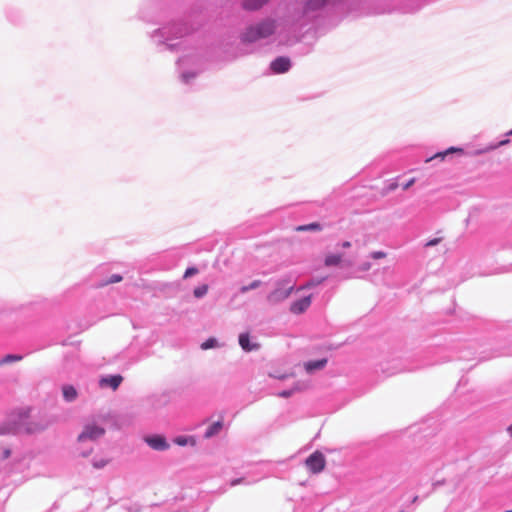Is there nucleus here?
<instances>
[{
	"label": "nucleus",
	"instance_id": "cd10ccee",
	"mask_svg": "<svg viewBox=\"0 0 512 512\" xmlns=\"http://www.w3.org/2000/svg\"><path fill=\"white\" fill-rule=\"evenodd\" d=\"M509 142H510V140H509V139L501 140L499 143L489 146L488 148H486V149H485V150H483L482 152H486V151H490V150L497 149L498 147H501V146L507 145Z\"/></svg>",
	"mask_w": 512,
	"mask_h": 512
},
{
	"label": "nucleus",
	"instance_id": "9b49d317",
	"mask_svg": "<svg viewBox=\"0 0 512 512\" xmlns=\"http://www.w3.org/2000/svg\"><path fill=\"white\" fill-rule=\"evenodd\" d=\"M144 442L155 451H166L170 447L166 438L159 434L145 436Z\"/></svg>",
	"mask_w": 512,
	"mask_h": 512
},
{
	"label": "nucleus",
	"instance_id": "423d86ee",
	"mask_svg": "<svg viewBox=\"0 0 512 512\" xmlns=\"http://www.w3.org/2000/svg\"><path fill=\"white\" fill-rule=\"evenodd\" d=\"M343 0H306L303 8V16L311 19L315 17V13L326 8L335 6Z\"/></svg>",
	"mask_w": 512,
	"mask_h": 512
},
{
	"label": "nucleus",
	"instance_id": "ddd939ff",
	"mask_svg": "<svg viewBox=\"0 0 512 512\" xmlns=\"http://www.w3.org/2000/svg\"><path fill=\"white\" fill-rule=\"evenodd\" d=\"M239 345L245 352L257 351L260 348V345L257 342L250 339V335L248 333H241L239 335Z\"/></svg>",
	"mask_w": 512,
	"mask_h": 512
},
{
	"label": "nucleus",
	"instance_id": "dca6fc26",
	"mask_svg": "<svg viewBox=\"0 0 512 512\" xmlns=\"http://www.w3.org/2000/svg\"><path fill=\"white\" fill-rule=\"evenodd\" d=\"M308 388V383L304 381H298L294 384L291 389L283 390L278 393L279 397L288 398L292 396L295 392H300Z\"/></svg>",
	"mask_w": 512,
	"mask_h": 512
},
{
	"label": "nucleus",
	"instance_id": "c85d7f7f",
	"mask_svg": "<svg viewBox=\"0 0 512 512\" xmlns=\"http://www.w3.org/2000/svg\"><path fill=\"white\" fill-rule=\"evenodd\" d=\"M197 273H198L197 268L189 267V268L186 269V271L184 273V278H189V277H191V276H193V275H195Z\"/></svg>",
	"mask_w": 512,
	"mask_h": 512
},
{
	"label": "nucleus",
	"instance_id": "7ed1b4c3",
	"mask_svg": "<svg viewBox=\"0 0 512 512\" xmlns=\"http://www.w3.org/2000/svg\"><path fill=\"white\" fill-rule=\"evenodd\" d=\"M189 32L190 30L187 24L177 23L155 30L152 33L151 38L154 44L161 50L168 49L173 51L181 45L180 42L174 43L173 41L182 38Z\"/></svg>",
	"mask_w": 512,
	"mask_h": 512
},
{
	"label": "nucleus",
	"instance_id": "a19ab883",
	"mask_svg": "<svg viewBox=\"0 0 512 512\" xmlns=\"http://www.w3.org/2000/svg\"><path fill=\"white\" fill-rule=\"evenodd\" d=\"M9 454H10V452H9V451H6V452H5V457H6V458H7V457H9Z\"/></svg>",
	"mask_w": 512,
	"mask_h": 512
},
{
	"label": "nucleus",
	"instance_id": "ea45409f",
	"mask_svg": "<svg viewBox=\"0 0 512 512\" xmlns=\"http://www.w3.org/2000/svg\"><path fill=\"white\" fill-rule=\"evenodd\" d=\"M506 135L507 136H512V129L510 131H508Z\"/></svg>",
	"mask_w": 512,
	"mask_h": 512
},
{
	"label": "nucleus",
	"instance_id": "2f4dec72",
	"mask_svg": "<svg viewBox=\"0 0 512 512\" xmlns=\"http://www.w3.org/2000/svg\"><path fill=\"white\" fill-rule=\"evenodd\" d=\"M439 242H440V238H434V239H432V240H429V241L425 244V246H426V247L435 246V245H437Z\"/></svg>",
	"mask_w": 512,
	"mask_h": 512
},
{
	"label": "nucleus",
	"instance_id": "a211bd4d",
	"mask_svg": "<svg viewBox=\"0 0 512 512\" xmlns=\"http://www.w3.org/2000/svg\"><path fill=\"white\" fill-rule=\"evenodd\" d=\"M223 429V422L222 421H216L209 425L204 433L205 439H210L214 436H217Z\"/></svg>",
	"mask_w": 512,
	"mask_h": 512
},
{
	"label": "nucleus",
	"instance_id": "20e7f679",
	"mask_svg": "<svg viewBox=\"0 0 512 512\" xmlns=\"http://www.w3.org/2000/svg\"><path fill=\"white\" fill-rule=\"evenodd\" d=\"M177 70L181 82L189 85L202 71V58L196 53L183 55L177 61Z\"/></svg>",
	"mask_w": 512,
	"mask_h": 512
},
{
	"label": "nucleus",
	"instance_id": "4468645a",
	"mask_svg": "<svg viewBox=\"0 0 512 512\" xmlns=\"http://www.w3.org/2000/svg\"><path fill=\"white\" fill-rule=\"evenodd\" d=\"M311 305V296H306L302 299L294 301L291 304L290 310L294 314H300L306 311Z\"/></svg>",
	"mask_w": 512,
	"mask_h": 512
},
{
	"label": "nucleus",
	"instance_id": "2eb2a0df",
	"mask_svg": "<svg viewBox=\"0 0 512 512\" xmlns=\"http://www.w3.org/2000/svg\"><path fill=\"white\" fill-rule=\"evenodd\" d=\"M327 364V359L322 358L318 360L307 361L304 363V369L307 373H313L317 370H322Z\"/></svg>",
	"mask_w": 512,
	"mask_h": 512
},
{
	"label": "nucleus",
	"instance_id": "f3484780",
	"mask_svg": "<svg viewBox=\"0 0 512 512\" xmlns=\"http://www.w3.org/2000/svg\"><path fill=\"white\" fill-rule=\"evenodd\" d=\"M454 153L462 155L464 153V150L462 148H459V147H450V148L446 149L445 151L436 153L434 156L428 158L426 160V162H430L433 159L444 160L448 155L454 154Z\"/></svg>",
	"mask_w": 512,
	"mask_h": 512
},
{
	"label": "nucleus",
	"instance_id": "a878e982",
	"mask_svg": "<svg viewBox=\"0 0 512 512\" xmlns=\"http://www.w3.org/2000/svg\"><path fill=\"white\" fill-rule=\"evenodd\" d=\"M208 292V285L203 284L198 287H196L193 291V294L196 298H202L205 296Z\"/></svg>",
	"mask_w": 512,
	"mask_h": 512
},
{
	"label": "nucleus",
	"instance_id": "7c9ffc66",
	"mask_svg": "<svg viewBox=\"0 0 512 512\" xmlns=\"http://www.w3.org/2000/svg\"><path fill=\"white\" fill-rule=\"evenodd\" d=\"M245 479L244 478H237V479H233L230 481V486L231 487H234L236 485H239V484H242L244 483Z\"/></svg>",
	"mask_w": 512,
	"mask_h": 512
},
{
	"label": "nucleus",
	"instance_id": "f704fd0d",
	"mask_svg": "<svg viewBox=\"0 0 512 512\" xmlns=\"http://www.w3.org/2000/svg\"><path fill=\"white\" fill-rule=\"evenodd\" d=\"M414 182H415L414 179H410L406 184H404L403 189L404 190L409 189L414 184Z\"/></svg>",
	"mask_w": 512,
	"mask_h": 512
},
{
	"label": "nucleus",
	"instance_id": "aec40b11",
	"mask_svg": "<svg viewBox=\"0 0 512 512\" xmlns=\"http://www.w3.org/2000/svg\"><path fill=\"white\" fill-rule=\"evenodd\" d=\"M63 397L66 401H74L77 397V391L72 385H64L62 387Z\"/></svg>",
	"mask_w": 512,
	"mask_h": 512
},
{
	"label": "nucleus",
	"instance_id": "4c0bfd02",
	"mask_svg": "<svg viewBox=\"0 0 512 512\" xmlns=\"http://www.w3.org/2000/svg\"><path fill=\"white\" fill-rule=\"evenodd\" d=\"M97 433H98V436H99V435H101V434H103V433H104V430H103V429H100V428L98 427Z\"/></svg>",
	"mask_w": 512,
	"mask_h": 512
},
{
	"label": "nucleus",
	"instance_id": "b1692460",
	"mask_svg": "<svg viewBox=\"0 0 512 512\" xmlns=\"http://www.w3.org/2000/svg\"><path fill=\"white\" fill-rule=\"evenodd\" d=\"M23 359L21 355L8 354L0 362V364H9L12 362H19Z\"/></svg>",
	"mask_w": 512,
	"mask_h": 512
},
{
	"label": "nucleus",
	"instance_id": "393cba45",
	"mask_svg": "<svg viewBox=\"0 0 512 512\" xmlns=\"http://www.w3.org/2000/svg\"><path fill=\"white\" fill-rule=\"evenodd\" d=\"M121 280H122V276H120L119 274H113L109 279L101 280L100 282H98V287L105 286V285L112 284V283H118Z\"/></svg>",
	"mask_w": 512,
	"mask_h": 512
},
{
	"label": "nucleus",
	"instance_id": "9d476101",
	"mask_svg": "<svg viewBox=\"0 0 512 512\" xmlns=\"http://www.w3.org/2000/svg\"><path fill=\"white\" fill-rule=\"evenodd\" d=\"M324 264L327 267L342 265L344 267H351L354 265L353 259L345 258L343 253H329L324 259Z\"/></svg>",
	"mask_w": 512,
	"mask_h": 512
},
{
	"label": "nucleus",
	"instance_id": "1a4fd4ad",
	"mask_svg": "<svg viewBox=\"0 0 512 512\" xmlns=\"http://www.w3.org/2000/svg\"><path fill=\"white\" fill-rule=\"evenodd\" d=\"M122 382L123 377L120 374L103 375L98 379V387L101 389L116 391Z\"/></svg>",
	"mask_w": 512,
	"mask_h": 512
},
{
	"label": "nucleus",
	"instance_id": "72a5a7b5",
	"mask_svg": "<svg viewBox=\"0 0 512 512\" xmlns=\"http://www.w3.org/2000/svg\"><path fill=\"white\" fill-rule=\"evenodd\" d=\"M270 376L279 380H283L288 377L286 374H270Z\"/></svg>",
	"mask_w": 512,
	"mask_h": 512
},
{
	"label": "nucleus",
	"instance_id": "39448f33",
	"mask_svg": "<svg viewBox=\"0 0 512 512\" xmlns=\"http://www.w3.org/2000/svg\"><path fill=\"white\" fill-rule=\"evenodd\" d=\"M96 444V424L86 425L79 434L76 444L75 453L80 457H88L94 451Z\"/></svg>",
	"mask_w": 512,
	"mask_h": 512
},
{
	"label": "nucleus",
	"instance_id": "5701e85b",
	"mask_svg": "<svg viewBox=\"0 0 512 512\" xmlns=\"http://www.w3.org/2000/svg\"><path fill=\"white\" fill-rule=\"evenodd\" d=\"M261 284H262V282L260 280H254L249 285L242 286L240 288V293L244 294L250 290L257 289L258 287L261 286Z\"/></svg>",
	"mask_w": 512,
	"mask_h": 512
},
{
	"label": "nucleus",
	"instance_id": "f8f14e48",
	"mask_svg": "<svg viewBox=\"0 0 512 512\" xmlns=\"http://www.w3.org/2000/svg\"><path fill=\"white\" fill-rule=\"evenodd\" d=\"M291 67V61L287 57H278L270 64V68L274 73L280 74L287 72Z\"/></svg>",
	"mask_w": 512,
	"mask_h": 512
},
{
	"label": "nucleus",
	"instance_id": "79ce46f5",
	"mask_svg": "<svg viewBox=\"0 0 512 512\" xmlns=\"http://www.w3.org/2000/svg\"><path fill=\"white\" fill-rule=\"evenodd\" d=\"M506 512H512V509L511 510H507Z\"/></svg>",
	"mask_w": 512,
	"mask_h": 512
},
{
	"label": "nucleus",
	"instance_id": "c756f323",
	"mask_svg": "<svg viewBox=\"0 0 512 512\" xmlns=\"http://www.w3.org/2000/svg\"><path fill=\"white\" fill-rule=\"evenodd\" d=\"M386 253L383 251H375L370 254V257L373 259H381L386 257Z\"/></svg>",
	"mask_w": 512,
	"mask_h": 512
},
{
	"label": "nucleus",
	"instance_id": "473e14b6",
	"mask_svg": "<svg viewBox=\"0 0 512 512\" xmlns=\"http://www.w3.org/2000/svg\"><path fill=\"white\" fill-rule=\"evenodd\" d=\"M370 268H371V264L369 262H364L360 266V269L362 271H368Z\"/></svg>",
	"mask_w": 512,
	"mask_h": 512
},
{
	"label": "nucleus",
	"instance_id": "f257e3e1",
	"mask_svg": "<svg viewBox=\"0 0 512 512\" xmlns=\"http://www.w3.org/2000/svg\"><path fill=\"white\" fill-rule=\"evenodd\" d=\"M263 40L288 44L289 27L286 22L281 19L265 18L249 25L240 34V41L243 44H253Z\"/></svg>",
	"mask_w": 512,
	"mask_h": 512
},
{
	"label": "nucleus",
	"instance_id": "0eeeda50",
	"mask_svg": "<svg viewBox=\"0 0 512 512\" xmlns=\"http://www.w3.org/2000/svg\"><path fill=\"white\" fill-rule=\"evenodd\" d=\"M294 290V285L287 279L279 280L276 288L267 296L268 302L275 304L287 299Z\"/></svg>",
	"mask_w": 512,
	"mask_h": 512
},
{
	"label": "nucleus",
	"instance_id": "6e6552de",
	"mask_svg": "<svg viewBox=\"0 0 512 512\" xmlns=\"http://www.w3.org/2000/svg\"><path fill=\"white\" fill-rule=\"evenodd\" d=\"M305 465L311 473H320L326 465L325 456L321 452L315 451L306 459Z\"/></svg>",
	"mask_w": 512,
	"mask_h": 512
},
{
	"label": "nucleus",
	"instance_id": "c9c22d12",
	"mask_svg": "<svg viewBox=\"0 0 512 512\" xmlns=\"http://www.w3.org/2000/svg\"><path fill=\"white\" fill-rule=\"evenodd\" d=\"M339 246L343 249H347V248H350L351 247V242L349 241H344L342 242L341 244H339Z\"/></svg>",
	"mask_w": 512,
	"mask_h": 512
},
{
	"label": "nucleus",
	"instance_id": "6ab92c4d",
	"mask_svg": "<svg viewBox=\"0 0 512 512\" xmlns=\"http://www.w3.org/2000/svg\"><path fill=\"white\" fill-rule=\"evenodd\" d=\"M269 0H243L242 6L245 10L256 11L267 4Z\"/></svg>",
	"mask_w": 512,
	"mask_h": 512
},
{
	"label": "nucleus",
	"instance_id": "412c9836",
	"mask_svg": "<svg viewBox=\"0 0 512 512\" xmlns=\"http://www.w3.org/2000/svg\"><path fill=\"white\" fill-rule=\"evenodd\" d=\"M174 443L179 446H195L196 440L192 436H178L174 439Z\"/></svg>",
	"mask_w": 512,
	"mask_h": 512
},
{
	"label": "nucleus",
	"instance_id": "58836bf2",
	"mask_svg": "<svg viewBox=\"0 0 512 512\" xmlns=\"http://www.w3.org/2000/svg\"><path fill=\"white\" fill-rule=\"evenodd\" d=\"M508 432H509L510 436H512V424L509 426Z\"/></svg>",
	"mask_w": 512,
	"mask_h": 512
},
{
	"label": "nucleus",
	"instance_id": "4be33fe9",
	"mask_svg": "<svg viewBox=\"0 0 512 512\" xmlns=\"http://www.w3.org/2000/svg\"><path fill=\"white\" fill-rule=\"evenodd\" d=\"M200 347L202 350H208V349L219 347V344H218L217 339L211 337V338L207 339L206 341H204Z\"/></svg>",
	"mask_w": 512,
	"mask_h": 512
},
{
	"label": "nucleus",
	"instance_id": "e433bc0d",
	"mask_svg": "<svg viewBox=\"0 0 512 512\" xmlns=\"http://www.w3.org/2000/svg\"><path fill=\"white\" fill-rule=\"evenodd\" d=\"M321 281H318V282H309L307 283L305 286L301 287V289H305V288H311L317 284H319Z\"/></svg>",
	"mask_w": 512,
	"mask_h": 512
},
{
	"label": "nucleus",
	"instance_id": "f03ea898",
	"mask_svg": "<svg viewBox=\"0 0 512 512\" xmlns=\"http://www.w3.org/2000/svg\"><path fill=\"white\" fill-rule=\"evenodd\" d=\"M51 424L46 415L33 413L30 407L14 410L7 422L0 427V434H35L44 431Z\"/></svg>",
	"mask_w": 512,
	"mask_h": 512
},
{
	"label": "nucleus",
	"instance_id": "bb28decb",
	"mask_svg": "<svg viewBox=\"0 0 512 512\" xmlns=\"http://www.w3.org/2000/svg\"><path fill=\"white\" fill-rule=\"evenodd\" d=\"M321 227L318 223H311V224H308V225H302V226H298L296 228L297 231H318L320 230Z\"/></svg>",
	"mask_w": 512,
	"mask_h": 512
}]
</instances>
